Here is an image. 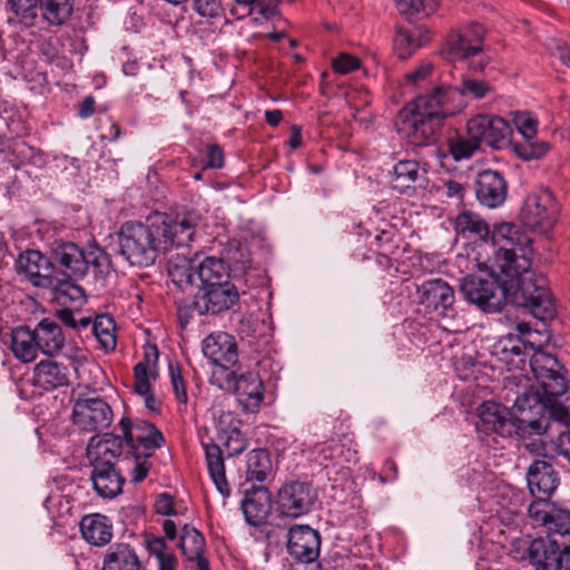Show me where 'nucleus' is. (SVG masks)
Returning a JSON list of instances; mask_svg holds the SVG:
<instances>
[{"label": "nucleus", "instance_id": "1", "mask_svg": "<svg viewBox=\"0 0 570 570\" xmlns=\"http://www.w3.org/2000/svg\"><path fill=\"white\" fill-rule=\"evenodd\" d=\"M492 240L498 247L494 265L504 277L501 281L512 285V302L538 320H552L557 311L547 279L531 272L532 239L515 225L503 223L494 228Z\"/></svg>", "mask_w": 570, "mask_h": 570}, {"label": "nucleus", "instance_id": "2", "mask_svg": "<svg viewBox=\"0 0 570 570\" xmlns=\"http://www.w3.org/2000/svg\"><path fill=\"white\" fill-rule=\"evenodd\" d=\"M196 222L191 214L157 213L146 223L126 222L118 233L119 254L132 266L148 267L173 247L186 246L194 237Z\"/></svg>", "mask_w": 570, "mask_h": 570}, {"label": "nucleus", "instance_id": "3", "mask_svg": "<svg viewBox=\"0 0 570 570\" xmlns=\"http://www.w3.org/2000/svg\"><path fill=\"white\" fill-rule=\"evenodd\" d=\"M530 367L542 393L525 391L518 394L513 409L520 414L527 411L540 414L546 406L553 405L568 390L564 367L554 355L537 350L530 357Z\"/></svg>", "mask_w": 570, "mask_h": 570}, {"label": "nucleus", "instance_id": "4", "mask_svg": "<svg viewBox=\"0 0 570 570\" xmlns=\"http://www.w3.org/2000/svg\"><path fill=\"white\" fill-rule=\"evenodd\" d=\"M485 29L482 24L473 22L451 33L443 48V55L448 60H472L470 68L474 71H482L487 65L483 52V39Z\"/></svg>", "mask_w": 570, "mask_h": 570}, {"label": "nucleus", "instance_id": "5", "mask_svg": "<svg viewBox=\"0 0 570 570\" xmlns=\"http://www.w3.org/2000/svg\"><path fill=\"white\" fill-rule=\"evenodd\" d=\"M460 288L468 302L485 313L500 312L507 299H512L511 286H507L499 277L469 275L462 279Z\"/></svg>", "mask_w": 570, "mask_h": 570}, {"label": "nucleus", "instance_id": "6", "mask_svg": "<svg viewBox=\"0 0 570 570\" xmlns=\"http://www.w3.org/2000/svg\"><path fill=\"white\" fill-rule=\"evenodd\" d=\"M442 126L443 120L436 117L435 114H422L406 106L399 111L396 118L399 134L416 146L433 144Z\"/></svg>", "mask_w": 570, "mask_h": 570}, {"label": "nucleus", "instance_id": "7", "mask_svg": "<svg viewBox=\"0 0 570 570\" xmlns=\"http://www.w3.org/2000/svg\"><path fill=\"white\" fill-rule=\"evenodd\" d=\"M119 429L136 460L153 456L155 451L165 444V438L160 430L146 421L132 423L130 419L122 417Z\"/></svg>", "mask_w": 570, "mask_h": 570}, {"label": "nucleus", "instance_id": "8", "mask_svg": "<svg viewBox=\"0 0 570 570\" xmlns=\"http://www.w3.org/2000/svg\"><path fill=\"white\" fill-rule=\"evenodd\" d=\"M317 501V492L309 482L284 483L276 495V510L283 517L299 518L307 514Z\"/></svg>", "mask_w": 570, "mask_h": 570}, {"label": "nucleus", "instance_id": "9", "mask_svg": "<svg viewBox=\"0 0 570 570\" xmlns=\"http://www.w3.org/2000/svg\"><path fill=\"white\" fill-rule=\"evenodd\" d=\"M558 218V204L548 190L529 195L521 210V219L530 229L548 232Z\"/></svg>", "mask_w": 570, "mask_h": 570}, {"label": "nucleus", "instance_id": "10", "mask_svg": "<svg viewBox=\"0 0 570 570\" xmlns=\"http://www.w3.org/2000/svg\"><path fill=\"white\" fill-rule=\"evenodd\" d=\"M71 420L83 432H98L112 422V410L101 397L78 399L72 407Z\"/></svg>", "mask_w": 570, "mask_h": 570}, {"label": "nucleus", "instance_id": "11", "mask_svg": "<svg viewBox=\"0 0 570 570\" xmlns=\"http://www.w3.org/2000/svg\"><path fill=\"white\" fill-rule=\"evenodd\" d=\"M239 301V293L232 282L214 286H199L194 307L199 315H218L230 309Z\"/></svg>", "mask_w": 570, "mask_h": 570}, {"label": "nucleus", "instance_id": "12", "mask_svg": "<svg viewBox=\"0 0 570 570\" xmlns=\"http://www.w3.org/2000/svg\"><path fill=\"white\" fill-rule=\"evenodd\" d=\"M513 125L522 136V141H512L511 147L515 155L523 160L542 158L550 146L543 140L535 139L538 121L529 112L518 111L513 115Z\"/></svg>", "mask_w": 570, "mask_h": 570}, {"label": "nucleus", "instance_id": "13", "mask_svg": "<svg viewBox=\"0 0 570 570\" xmlns=\"http://www.w3.org/2000/svg\"><path fill=\"white\" fill-rule=\"evenodd\" d=\"M51 259L58 277L61 275L71 281H79L87 274L85 250L72 242H55Z\"/></svg>", "mask_w": 570, "mask_h": 570}, {"label": "nucleus", "instance_id": "14", "mask_svg": "<svg viewBox=\"0 0 570 570\" xmlns=\"http://www.w3.org/2000/svg\"><path fill=\"white\" fill-rule=\"evenodd\" d=\"M468 135L475 141L487 144L492 148H500L501 144L510 136L511 127L502 117L480 114L472 117L466 124Z\"/></svg>", "mask_w": 570, "mask_h": 570}, {"label": "nucleus", "instance_id": "15", "mask_svg": "<svg viewBox=\"0 0 570 570\" xmlns=\"http://www.w3.org/2000/svg\"><path fill=\"white\" fill-rule=\"evenodd\" d=\"M529 518L544 527L548 535H570V510L558 508L550 500H534L528 507Z\"/></svg>", "mask_w": 570, "mask_h": 570}, {"label": "nucleus", "instance_id": "16", "mask_svg": "<svg viewBox=\"0 0 570 570\" xmlns=\"http://www.w3.org/2000/svg\"><path fill=\"white\" fill-rule=\"evenodd\" d=\"M321 535L309 525L296 524L287 532V552L298 562L311 563L317 560Z\"/></svg>", "mask_w": 570, "mask_h": 570}, {"label": "nucleus", "instance_id": "17", "mask_svg": "<svg viewBox=\"0 0 570 570\" xmlns=\"http://www.w3.org/2000/svg\"><path fill=\"white\" fill-rule=\"evenodd\" d=\"M203 353L214 366L222 371L233 368L238 362L235 337L226 332L209 334L203 342Z\"/></svg>", "mask_w": 570, "mask_h": 570}, {"label": "nucleus", "instance_id": "18", "mask_svg": "<svg viewBox=\"0 0 570 570\" xmlns=\"http://www.w3.org/2000/svg\"><path fill=\"white\" fill-rule=\"evenodd\" d=\"M17 268L30 283L38 287L53 286L55 278H57L52 259L46 257L39 250H27L20 254Z\"/></svg>", "mask_w": 570, "mask_h": 570}, {"label": "nucleus", "instance_id": "19", "mask_svg": "<svg viewBox=\"0 0 570 570\" xmlns=\"http://www.w3.org/2000/svg\"><path fill=\"white\" fill-rule=\"evenodd\" d=\"M455 95L456 89L454 88L435 86L431 91L420 95L405 106L422 114H435L444 121L446 117L455 114V108L451 106V100Z\"/></svg>", "mask_w": 570, "mask_h": 570}, {"label": "nucleus", "instance_id": "20", "mask_svg": "<svg viewBox=\"0 0 570 570\" xmlns=\"http://www.w3.org/2000/svg\"><path fill=\"white\" fill-rule=\"evenodd\" d=\"M475 196L479 203L488 208L501 206L508 195V183L497 170L484 169L475 179Z\"/></svg>", "mask_w": 570, "mask_h": 570}, {"label": "nucleus", "instance_id": "21", "mask_svg": "<svg viewBox=\"0 0 570 570\" xmlns=\"http://www.w3.org/2000/svg\"><path fill=\"white\" fill-rule=\"evenodd\" d=\"M527 557L534 570H558L563 546L550 535L539 537L529 542Z\"/></svg>", "mask_w": 570, "mask_h": 570}, {"label": "nucleus", "instance_id": "22", "mask_svg": "<svg viewBox=\"0 0 570 570\" xmlns=\"http://www.w3.org/2000/svg\"><path fill=\"white\" fill-rule=\"evenodd\" d=\"M528 488L537 500H549L559 485V476L552 464L546 460H534L528 469Z\"/></svg>", "mask_w": 570, "mask_h": 570}, {"label": "nucleus", "instance_id": "23", "mask_svg": "<svg viewBox=\"0 0 570 570\" xmlns=\"http://www.w3.org/2000/svg\"><path fill=\"white\" fill-rule=\"evenodd\" d=\"M90 480L96 493L104 499H114L122 492L125 478L112 462L91 463Z\"/></svg>", "mask_w": 570, "mask_h": 570}, {"label": "nucleus", "instance_id": "24", "mask_svg": "<svg viewBox=\"0 0 570 570\" xmlns=\"http://www.w3.org/2000/svg\"><path fill=\"white\" fill-rule=\"evenodd\" d=\"M242 508L245 519L250 525L264 524L272 509V499L267 488L253 487L246 490Z\"/></svg>", "mask_w": 570, "mask_h": 570}, {"label": "nucleus", "instance_id": "25", "mask_svg": "<svg viewBox=\"0 0 570 570\" xmlns=\"http://www.w3.org/2000/svg\"><path fill=\"white\" fill-rule=\"evenodd\" d=\"M419 301L428 308L443 311L452 307L454 303L453 288L441 278H432L423 282L417 287Z\"/></svg>", "mask_w": 570, "mask_h": 570}, {"label": "nucleus", "instance_id": "26", "mask_svg": "<svg viewBox=\"0 0 570 570\" xmlns=\"http://www.w3.org/2000/svg\"><path fill=\"white\" fill-rule=\"evenodd\" d=\"M238 402L248 411H256L264 400V385L256 372H247L235 379Z\"/></svg>", "mask_w": 570, "mask_h": 570}, {"label": "nucleus", "instance_id": "27", "mask_svg": "<svg viewBox=\"0 0 570 570\" xmlns=\"http://www.w3.org/2000/svg\"><path fill=\"white\" fill-rule=\"evenodd\" d=\"M124 441V436L114 433L92 436L87 446V456L90 463L112 462L114 459L121 455Z\"/></svg>", "mask_w": 570, "mask_h": 570}, {"label": "nucleus", "instance_id": "28", "mask_svg": "<svg viewBox=\"0 0 570 570\" xmlns=\"http://www.w3.org/2000/svg\"><path fill=\"white\" fill-rule=\"evenodd\" d=\"M33 384L47 391L67 386L69 384V370L52 360L41 361L33 370Z\"/></svg>", "mask_w": 570, "mask_h": 570}, {"label": "nucleus", "instance_id": "29", "mask_svg": "<svg viewBox=\"0 0 570 570\" xmlns=\"http://www.w3.org/2000/svg\"><path fill=\"white\" fill-rule=\"evenodd\" d=\"M479 429L485 433H495L503 436L510 434L513 428V424L507 417L505 409L495 402H484L479 407Z\"/></svg>", "mask_w": 570, "mask_h": 570}, {"label": "nucleus", "instance_id": "30", "mask_svg": "<svg viewBox=\"0 0 570 570\" xmlns=\"http://www.w3.org/2000/svg\"><path fill=\"white\" fill-rule=\"evenodd\" d=\"M158 348L148 345L144 351V360L134 366V391L146 393L150 389V381L157 379Z\"/></svg>", "mask_w": 570, "mask_h": 570}, {"label": "nucleus", "instance_id": "31", "mask_svg": "<svg viewBox=\"0 0 570 570\" xmlns=\"http://www.w3.org/2000/svg\"><path fill=\"white\" fill-rule=\"evenodd\" d=\"M33 331L39 351L43 354L52 356L63 347L65 335L56 322L45 318Z\"/></svg>", "mask_w": 570, "mask_h": 570}, {"label": "nucleus", "instance_id": "32", "mask_svg": "<svg viewBox=\"0 0 570 570\" xmlns=\"http://www.w3.org/2000/svg\"><path fill=\"white\" fill-rule=\"evenodd\" d=\"M80 531L82 538L94 546H104L112 537V527L108 518L99 513L85 515L80 521Z\"/></svg>", "mask_w": 570, "mask_h": 570}, {"label": "nucleus", "instance_id": "33", "mask_svg": "<svg viewBox=\"0 0 570 570\" xmlns=\"http://www.w3.org/2000/svg\"><path fill=\"white\" fill-rule=\"evenodd\" d=\"M203 448L207 469L216 489L224 498L229 497L230 487L226 479L222 449L215 443H204Z\"/></svg>", "mask_w": 570, "mask_h": 570}, {"label": "nucleus", "instance_id": "34", "mask_svg": "<svg viewBox=\"0 0 570 570\" xmlns=\"http://www.w3.org/2000/svg\"><path fill=\"white\" fill-rule=\"evenodd\" d=\"M102 570H142V567L134 549L119 543L106 552Z\"/></svg>", "mask_w": 570, "mask_h": 570}, {"label": "nucleus", "instance_id": "35", "mask_svg": "<svg viewBox=\"0 0 570 570\" xmlns=\"http://www.w3.org/2000/svg\"><path fill=\"white\" fill-rule=\"evenodd\" d=\"M10 348L19 361L23 363L35 361L39 351L35 331L27 326L16 327L11 333Z\"/></svg>", "mask_w": 570, "mask_h": 570}, {"label": "nucleus", "instance_id": "36", "mask_svg": "<svg viewBox=\"0 0 570 570\" xmlns=\"http://www.w3.org/2000/svg\"><path fill=\"white\" fill-rule=\"evenodd\" d=\"M453 228L463 238L485 239L490 233L488 223L471 210L461 212L453 222Z\"/></svg>", "mask_w": 570, "mask_h": 570}, {"label": "nucleus", "instance_id": "37", "mask_svg": "<svg viewBox=\"0 0 570 570\" xmlns=\"http://www.w3.org/2000/svg\"><path fill=\"white\" fill-rule=\"evenodd\" d=\"M179 547L188 562L200 564V560H207L205 557L206 541L204 535L195 528L185 524L181 529Z\"/></svg>", "mask_w": 570, "mask_h": 570}, {"label": "nucleus", "instance_id": "38", "mask_svg": "<svg viewBox=\"0 0 570 570\" xmlns=\"http://www.w3.org/2000/svg\"><path fill=\"white\" fill-rule=\"evenodd\" d=\"M39 11L43 21L51 27L67 23L73 12L75 0H39Z\"/></svg>", "mask_w": 570, "mask_h": 570}, {"label": "nucleus", "instance_id": "39", "mask_svg": "<svg viewBox=\"0 0 570 570\" xmlns=\"http://www.w3.org/2000/svg\"><path fill=\"white\" fill-rule=\"evenodd\" d=\"M421 178L420 165L415 160H400L393 166L391 185L392 188L405 193L414 188Z\"/></svg>", "mask_w": 570, "mask_h": 570}, {"label": "nucleus", "instance_id": "40", "mask_svg": "<svg viewBox=\"0 0 570 570\" xmlns=\"http://www.w3.org/2000/svg\"><path fill=\"white\" fill-rule=\"evenodd\" d=\"M196 274L200 286H214L218 283L230 282L225 263L213 256L206 257L198 264Z\"/></svg>", "mask_w": 570, "mask_h": 570}, {"label": "nucleus", "instance_id": "41", "mask_svg": "<svg viewBox=\"0 0 570 570\" xmlns=\"http://www.w3.org/2000/svg\"><path fill=\"white\" fill-rule=\"evenodd\" d=\"M229 414L222 415L217 423V439L223 443L229 456L240 454L248 445L247 439L237 426L226 429L224 425Z\"/></svg>", "mask_w": 570, "mask_h": 570}, {"label": "nucleus", "instance_id": "42", "mask_svg": "<svg viewBox=\"0 0 570 570\" xmlns=\"http://www.w3.org/2000/svg\"><path fill=\"white\" fill-rule=\"evenodd\" d=\"M92 333L100 347L107 352H114L117 346V327L115 320L107 314L96 316L92 323Z\"/></svg>", "mask_w": 570, "mask_h": 570}, {"label": "nucleus", "instance_id": "43", "mask_svg": "<svg viewBox=\"0 0 570 570\" xmlns=\"http://www.w3.org/2000/svg\"><path fill=\"white\" fill-rule=\"evenodd\" d=\"M272 473V461L267 450L254 449L247 454L246 480L264 482Z\"/></svg>", "mask_w": 570, "mask_h": 570}, {"label": "nucleus", "instance_id": "44", "mask_svg": "<svg viewBox=\"0 0 570 570\" xmlns=\"http://www.w3.org/2000/svg\"><path fill=\"white\" fill-rule=\"evenodd\" d=\"M315 452L317 459L322 462L336 461L337 463H350L356 461V451L351 448L345 449V444L331 440L316 445Z\"/></svg>", "mask_w": 570, "mask_h": 570}, {"label": "nucleus", "instance_id": "45", "mask_svg": "<svg viewBox=\"0 0 570 570\" xmlns=\"http://www.w3.org/2000/svg\"><path fill=\"white\" fill-rule=\"evenodd\" d=\"M167 269L171 282L178 287L184 288L194 283L195 266L187 257L177 255L170 258Z\"/></svg>", "mask_w": 570, "mask_h": 570}, {"label": "nucleus", "instance_id": "46", "mask_svg": "<svg viewBox=\"0 0 570 570\" xmlns=\"http://www.w3.org/2000/svg\"><path fill=\"white\" fill-rule=\"evenodd\" d=\"M146 548L149 554L157 559L158 570H176L177 558L171 551L168 550L164 538H147Z\"/></svg>", "mask_w": 570, "mask_h": 570}, {"label": "nucleus", "instance_id": "47", "mask_svg": "<svg viewBox=\"0 0 570 570\" xmlns=\"http://www.w3.org/2000/svg\"><path fill=\"white\" fill-rule=\"evenodd\" d=\"M229 13L237 20L254 14L265 20L272 19L278 14V0H255L252 6L245 8V12H238L237 8H232Z\"/></svg>", "mask_w": 570, "mask_h": 570}, {"label": "nucleus", "instance_id": "48", "mask_svg": "<svg viewBox=\"0 0 570 570\" xmlns=\"http://www.w3.org/2000/svg\"><path fill=\"white\" fill-rule=\"evenodd\" d=\"M76 282L77 281L65 277L60 278L58 276L55 278L53 286L56 287V298L61 304L69 302L82 303L85 301V292Z\"/></svg>", "mask_w": 570, "mask_h": 570}, {"label": "nucleus", "instance_id": "49", "mask_svg": "<svg viewBox=\"0 0 570 570\" xmlns=\"http://www.w3.org/2000/svg\"><path fill=\"white\" fill-rule=\"evenodd\" d=\"M10 10L26 26H32L38 17L39 0H7Z\"/></svg>", "mask_w": 570, "mask_h": 570}, {"label": "nucleus", "instance_id": "50", "mask_svg": "<svg viewBox=\"0 0 570 570\" xmlns=\"http://www.w3.org/2000/svg\"><path fill=\"white\" fill-rule=\"evenodd\" d=\"M375 245L380 252V256L386 262V266H391V256L397 253L400 246V236L393 229L382 230L374 238Z\"/></svg>", "mask_w": 570, "mask_h": 570}, {"label": "nucleus", "instance_id": "51", "mask_svg": "<svg viewBox=\"0 0 570 570\" xmlns=\"http://www.w3.org/2000/svg\"><path fill=\"white\" fill-rule=\"evenodd\" d=\"M449 151L455 160L466 159L480 148L475 139L468 135V137L455 136L448 140Z\"/></svg>", "mask_w": 570, "mask_h": 570}, {"label": "nucleus", "instance_id": "52", "mask_svg": "<svg viewBox=\"0 0 570 570\" xmlns=\"http://www.w3.org/2000/svg\"><path fill=\"white\" fill-rule=\"evenodd\" d=\"M419 47L417 40L409 30L395 27L394 48L400 58L405 59L410 57Z\"/></svg>", "mask_w": 570, "mask_h": 570}, {"label": "nucleus", "instance_id": "53", "mask_svg": "<svg viewBox=\"0 0 570 570\" xmlns=\"http://www.w3.org/2000/svg\"><path fill=\"white\" fill-rule=\"evenodd\" d=\"M458 91L463 96L482 99L492 91V87L487 81L465 77Z\"/></svg>", "mask_w": 570, "mask_h": 570}, {"label": "nucleus", "instance_id": "54", "mask_svg": "<svg viewBox=\"0 0 570 570\" xmlns=\"http://www.w3.org/2000/svg\"><path fill=\"white\" fill-rule=\"evenodd\" d=\"M434 66L432 62L424 61L417 66L413 71L405 75V81L413 86H423L428 82L433 75Z\"/></svg>", "mask_w": 570, "mask_h": 570}, {"label": "nucleus", "instance_id": "55", "mask_svg": "<svg viewBox=\"0 0 570 570\" xmlns=\"http://www.w3.org/2000/svg\"><path fill=\"white\" fill-rule=\"evenodd\" d=\"M193 9L203 18L215 19L223 13L219 0H193Z\"/></svg>", "mask_w": 570, "mask_h": 570}, {"label": "nucleus", "instance_id": "56", "mask_svg": "<svg viewBox=\"0 0 570 570\" xmlns=\"http://www.w3.org/2000/svg\"><path fill=\"white\" fill-rule=\"evenodd\" d=\"M169 374L176 400L181 404H186L188 402V395L180 367L178 365L169 364Z\"/></svg>", "mask_w": 570, "mask_h": 570}, {"label": "nucleus", "instance_id": "57", "mask_svg": "<svg viewBox=\"0 0 570 570\" xmlns=\"http://www.w3.org/2000/svg\"><path fill=\"white\" fill-rule=\"evenodd\" d=\"M85 257L87 263V271L91 266L96 272L104 273L109 266L108 255L99 247H95L88 253H85Z\"/></svg>", "mask_w": 570, "mask_h": 570}, {"label": "nucleus", "instance_id": "58", "mask_svg": "<svg viewBox=\"0 0 570 570\" xmlns=\"http://www.w3.org/2000/svg\"><path fill=\"white\" fill-rule=\"evenodd\" d=\"M332 67L336 73L346 75L360 68V59L347 53H341L333 60Z\"/></svg>", "mask_w": 570, "mask_h": 570}, {"label": "nucleus", "instance_id": "59", "mask_svg": "<svg viewBox=\"0 0 570 570\" xmlns=\"http://www.w3.org/2000/svg\"><path fill=\"white\" fill-rule=\"evenodd\" d=\"M225 163L224 151L217 144H212L206 148V160L203 169L223 168Z\"/></svg>", "mask_w": 570, "mask_h": 570}, {"label": "nucleus", "instance_id": "60", "mask_svg": "<svg viewBox=\"0 0 570 570\" xmlns=\"http://www.w3.org/2000/svg\"><path fill=\"white\" fill-rule=\"evenodd\" d=\"M155 512L161 515H176L174 498L168 493H161L155 502Z\"/></svg>", "mask_w": 570, "mask_h": 570}, {"label": "nucleus", "instance_id": "61", "mask_svg": "<svg viewBox=\"0 0 570 570\" xmlns=\"http://www.w3.org/2000/svg\"><path fill=\"white\" fill-rule=\"evenodd\" d=\"M401 14L413 16L424 8L425 0H394Z\"/></svg>", "mask_w": 570, "mask_h": 570}, {"label": "nucleus", "instance_id": "62", "mask_svg": "<svg viewBox=\"0 0 570 570\" xmlns=\"http://www.w3.org/2000/svg\"><path fill=\"white\" fill-rule=\"evenodd\" d=\"M150 468L151 463L148 462V459L140 458L139 460H137L136 465L131 472L132 481L135 483L144 481L147 478Z\"/></svg>", "mask_w": 570, "mask_h": 570}, {"label": "nucleus", "instance_id": "63", "mask_svg": "<svg viewBox=\"0 0 570 570\" xmlns=\"http://www.w3.org/2000/svg\"><path fill=\"white\" fill-rule=\"evenodd\" d=\"M196 312L194 302L191 304L178 303L177 305V318L181 328L188 326L193 318V313Z\"/></svg>", "mask_w": 570, "mask_h": 570}, {"label": "nucleus", "instance_id": "64", "mask_svg": "<svg viewBox=\"0 0 570 570\" xmlns=\"http://www.w3.org/2000/svg\"><path fill=\"white\" fill-rule=\"evenodd\" d=\"M96 100L92 96H87L79 104L78 115L81 119L91 117L95 112Z\"/></svg>", "mask_w": 570, "mask_h": 570}]
</instances>
